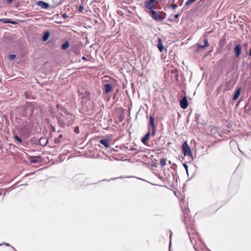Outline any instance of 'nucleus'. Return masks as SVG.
<instances>
[{"instance_id":"obj_1","label":"nucleus","mask_w":251,"mask_h":251,"mask_svg":"<svg viewBox=\"0 0 251 251\" xmlns=\"http://www.w3.org/2000/svg\"><path fill=\"white\" fill-rule=\"evenodd\" d=\"M66 115L63 116L58 120V123L60 126L64 127L66 125L67 126H71L73 124L75 116L70 114L68 112L66 111Z\"/></svg>"},{"instance_id":"obj_2","label":"nucleus","mask_w":251,"mask_h":251,"mask_svg":"<svg viewBox=\"0 0 251 251\" xmlns=\"http://www.w3.org/2000/svg\"><path fill=\"white\" fill-rule=\"evenodd\" d=\"M34 110V104L31 102H27L22 107L21 115L23 117H30Z\"/></svg>"},{"instance_id":"obj_3","label":"nucleus","mask_w":251,"mask_h":251,"mask_svg":"<svg viewBox=\"0 0 251 251\" xmlns=\"http://www.w3.org/2000/svg\"><path fill=\"white\" fill-rule=\"evenodd\" d=\"M148 13L153 19L157 22H162L166 17V13L163 11L156 12L151 10H149Z\"/></svg>"},{"instance_id":"obj_4","label":"nucleus","mask_w":251,"mask_h":251,"mask_svg":"<svg viewBox=\"0 0 251 251\" xmlns=\"http://www.w3.org/2000/svg\"><path fill=\"white\" fill-rule=\"evenodd\" d=\"M181 150L184 156L192 157V151L187 141H185L183 143L181 147Z\"/></svg>"},{"instance_id":"obj_5","label":"nucleus","mask_w":251,"mask_h":251,"mask_svg":"<svg viewBox=\"0 0 251 251\" xmlns=\"http://www.w3.org/2000/svg\"><path fill=\"white\" fill-rule=\"evenodd\" d=\"M111 140V137L109 136L100 139L99 143L105 148H109L110 147Z\"/></svg>"},{"instance_id":"obj_6","label":"nucleus","mask_w":251,"mask_h":251,"mask_svg":"<svg viewBox=\"0 0 251 251\" xmlns=\"http://www.w3.org/2000/svg\"><path fill=\"white\" fill-rule=\"evenodd\" d=\"M150 126H151V127H150L149 128L151 130V135L154 136L156 130V126L154 124L153 116H151L150 117Z\"/></svg>"},{"instance_id":"obj_7","label":"nucleus","mask_w":251,"mask_h":251,"mask_svg":"<svg viewBox=\"0 0 251 251\" xmlns=\"http://www.w3.org/2000/svg\"><path fill=\"white\" fill-rule=\"evenodd\" d=\"M166 160L164 158H162L160 159V163H158L157 160H155L152 161L151 163V166L154 167H157L158 165H160L161 168H163L166 165Z\"/></svg>"},{"instance_id":"obj_8","label":"nucleus","mask_w":251,"mask_h":251,"mask_svg":"<svg viewBox=\"0 0 251 251\" xmlns=\"http://www.w3.org/2000/svg\"><path fill=\"white\" fill-rule=\"evenodd\" d=\"M156 0H148L145 2V7L150 10H153L154 8V3Z\"/></svg>"},{"instance_id":"obj_9","label":"nucleus","mask_w":251,"mask_h":251,"mask_svg":"<svg viewBox=\"0 0 251 251\" xmlns=\"http://www.w3.org/2000/svg\"><path fill=\"white\" fill-rule=\"evenodd\" d=\"M30 162L31 163H42V161L46 162L47 161H49V158H30Z\"/></svg>"},{"instance_id":"obj_10","label":"nucleus","mask_w":251,"mask_h":251,"mask_svg":"<svg viewBox=\"0 0 251 251\" xmlns=\"http://www.w3.org/2000/svg\"><path fill=\"white\" fill-rule=\"evenodd\" d=\"M180 106L182 109H186L188 106V103L187 101V98L184 96L180 101Z\"/></svg>"},{"instance_id":"obj_11","label":"nucleus","mask_w":251,"mask_h":251,"mask_svg":"<svg viewBox=\"0 0 251 251\" xmlns=\"http://www.w3.org/2000/svg\"><path fill=\"white\" fill-rule=\"evenodd\" d=\"M151 135V130L149 128L148 132L145 136L142 138V143L146 144L147 141L149 140L150 135Z\"/></svg>"},{"instance_id":"obj_12","label":"nucleus","mask_w":251,"mask_h":251,"mask_svg":"<svg viewBox=\"0 0 251 251\" xmlns=\"http://www.w3.org/2000/svg\"><path fill=\"white\" fill-rule=\"evenodd\" d=\"M234 52L235 53L236 57H238L241 51V46L238 44L236 45L234 49Z\"/></svg>"},{"instance_id":"obj_13","label":"nucleus","mask_w":251,"mask_h":251,"mask_svg":"<svg viewBox=\"0 0 251 251\" xmlns=\"http://www.w3.org/2000/svg\"><path fill=\"white\" fill-rule=\"evenodd\" d=\"M37 5L44 9H48L49 7V4L43 1H38Z\"/></svg>"},{"instance_id":"obj_14","label":"nucleus","mask_w":251,"mask_h":251,"mask_svg":"<svg viewBox=\"0 0 251 251\" xmlns=\"http://www.w3.org/2000/svg\"><path fill=\"white\" fill-rule=\"evenodd\" d=\"M157 47L159 50L160 51V52H162L163 51V49H164V47L162 45V40L160 38H158V42H157Z\"/></svg>"},{"instance_id":"obj_15","label":"nucleus","mask_w":251,"mask_h":251,"mask_svg":"<svg viewBox=\"0 0 251 251\" xmlns=\"http://www.w3.org/2000/svg\"><path fill=\"white\" fill-rule=\"evenodd\" d=\"M241 88L240 87H237L236 89V91L233 97V100H236V99H238V98L239 97V96L241 93Z\"/></svg>"},{"instance_id":"obj_16","label":"nucleus","mask_w":251,"mask_h":251,"mask_svg":"<svg viewBox=\"0 0 251 251\" xmlns=\"http://www.w3.org/2000/svg\"><path fill=\"white\" fill-rule=\"evenodd\" d=\"M105 93L107 94L112 90V87L111 84L108 83L104 85Z\"/></svg>"},{"instance_id":"obj_17","label":"nucleus","mask_w":251,"mask_h":251,"mask_svg":"<svg viewBox=\"0 0 251 251\" xmlns=\"http://www.w3.org/2000/svg\"><path fill=\"white\" fill-rule=\"evenodd\" d=\"M209 45V43H208V40H207V38H205L204 40V45H200L199 46V48L202 49H204L205 48L208 47Z\"/></svg>"},{"instance_id":"obj_18","label":"nucleus","mask_w":251,"mask_h":251,"mask_svg":"<svg viewBox=\"0 0 251 251\" xmlns=\"http://www.w3.org/2000/svg\"><path fill=\"white\" fill-rule=\"evenodd\" d=\"M69 46H70L69 42L68 41H66L65 43H64L61 45V49L62 50H66L69 48Z\"/></svg>"},{"instance_id":"obj_19","label":"nucleus","mask_w":251,"mask_h":251,"mask_svg":"<svg viewBox=\"0 0 251 251\" xmlns=\"http://www.w3.org/2000/svg\"><path fill=\"white\" fill-rule=\"evenodd\" d=\"M49 36H50V33H49V32H48V31L44 33V35H43V36L42 37L43 41H46L49 39Z\"/></svg>"},{"instance_id":"obj_20","label":"nucleus","mask_w":251,"mask_h":251,"mask_svg":"<svg viewBox=\"0 0 251 251\" xmlns=\"http://www.w3.org/2000/svg\"><path fill=\"white\" fill-rule=\"evenodd\" d=\"M0 21H2L5 23H10V24H15V22H12L11 19H1V20H0Z\"/></svg>"},{"instance_id":"obj_21","label":"nucleus","mask_w":251,"mask_h":251,"mask_svg":"<svg viewBox=\"0 0 251 251\" xmlns=\"http://www.w3.org/2000/svg\"><path fill=\"white\" fill-rule=\"evenodd\" d=\"M14 139L16 141L17 143L21 144L22 143V139L18 136L15 135Z\"/></svg>"},{"instance_id":"obj_22","label":"nucleus","mask_w":251,"mask_h":251,"mask_svg":"<svg viewBox=\"0 0 251 251\" xmlns=\"http://www.w3.org/2000/svg\"><path fill=\"white\" fill-rule=\"evenodd\" d=\"M197 0H187L186 2H185V5H189L191 4H192V3L196 1Z\"/></svg>"},{"instance_id":"obj_23","label":"nucleus","mask_w":251,"mask_h":251,"mask_svg":"<svg viewBox=\"0 0 251 251\" xmlns=\"http://www.w3.org/2000/svg\"><path fill=\"white\" fill-rule=\"evenodd\" d=\"M83 10H84V7H83V5H80V6H79V7H78V12H79V13H82V12H83Z\"/></svg>"},{"instance_id":"obj_24","label":"nucleus","mask_w":251,"mask_h":251,"mask_svg":"<svg viewBox=\"0 0 251 251\" xmlns=\"http://www.w3.org/2000/svg\"><path fill=\"white\" fill-rule=\"evenodd\" d=\"M169 232H170V244H169V248H170V247H171V239H172V232L171 230H169Z\"/></svg>"},{"instance_id":"obj_25","label":"nucleus","mask_w":251,"mask_h":251,"mask_svg":"<svg viewBox=\"0 0 251 251\" xmlns=\"http://www.w3.org/2000/svg\"><path fill=\"white\" fill-rule=\"evenodd\" d=\"M16 57V55L14 54H10L8 55V58L10 60H13Z\"/></svg>"},{"instance_id":"obj_26","label":"nucleus","mask_w":251,"mask_h":251,"mask_svg":"<svg viewBox=\"0 0 251 251\" xmlns=\"http://www.w3.org/2000/svg\"><path fill=\"white\" fill-rule=\"evenodd\" d=\"M74 132L77 134L79 133V128L78 126H76L74 129Z\"/></svg>"},{"instance_id":"obj_27","label":"nucleus","mask_w":251,"mask_h":251,"mask_svg":"<svg viewBox=\"0 0 251 251\" xmlns=\"http://www.w3.org/2000/svg\"><path fill=\"white\" fill-rule=\"evenodd\" d=\"M183 165L184 167L185 168L186 172H188V166L186 164V163H183Z\"/></svg>"},{"instance_id":"obj_28","label":"nucleus","mask_w":251,"mask_h":251,"mask_svg":"<svg viewBox=\"0 0 251 251\" xmlns=\"http://www.w3.org/2000/svg\"><path fill=\"white\" fill-rule=\"evenodd\" d=\"M177 7V5L176 4H173L171 5V7L175 9Z\"/></svg>"},{"instance_id":"obj_29","label":"nucleus","mask_w":251,"mask_h":251,"mask_svg":"<svg viewBox=\"0 0 251 251\" xmlns=\"http://www.w3.org/2000/svg\"><path fill=\"white\" fill-rule=\"evenodd\" d=\"M123 161H127L128 162H129L130 161V159L129 158V159H125V160H122Z\"/></svg>"},{"instance_id":"obj_30","label":"nucleus","mask_w":251,"mask_h":251,"mask_svg":"<svg viewBox=\"0 0 251 251\" xmlns=\"http://www.w3.org/2000/svg\"><path fill=\"white\" fill-rule=\"evenodd\" d=\"M82 59L83 60H84V61H87V58H86L85 56H83V57H82Z\"/></svg>"},{"instance_id":"obj_31","label":"nucleus","mask_w":251,"mask_h":251,"mask_svg":"<svg viewBox=\"0 0 251 251\" xmlns=\"http://www.w3.org/2000/svg\"><path fill=\"white\" fill-rule=\"evenodd\" d=\"M179 16V14H176V15L174 16V18H177Z\"/></svg>"},{"instance_id":"obj_32","label":"nucleus","mask_w":251,"mask_h":251,"mask_svg":"<svg viewBox=\"0 0 251 251\" xmlns=\"http://www.w3.org/2000/svg\"><path fill=\"white\" fill-rule=\"evenodd\" d=\"M54 141H55V143H59V140L57 138H56L55 139Z\"/></svg>"},{"instance_id":"obj_33","label":"nucleus","mask_w":251,"mask_h":251,"mask_svg":"<svg viewBox=\"0 0 251 251\" xmlns=\"http://www.w3.org/2000/svg\"><path fill=\"white\" fill-rule=\"evenodd\" d=\"M13 1V0H7V1L8 3H10L11 2H12V1Z\"/></svg>"},{"instance_id":"obj_34","label":"nucleus","mask_w":251,"mask_h":251,"mask_svg":"<svg viewBox=\"0 0 251 251\" xmlns=\"http://www.w3.org/2000/svg\"><path fill=\"white\" fill-rule=\"evenodd\" d=\"M249 55L251 56V49L249 51Z\"/></svg>"},{"instance_id":"obj_35","label":"nucleus","mask_w":251,"mask_h":251,"mask_svg":"<svg viewBox=\"0 0 251 251\" xmlns=\"http://www.w3.org/2000/svg\"><path fill=\"white\" fill-rule=\"evenodd\" d=\"M117 151L118 150L116 149V150H115L114 149H112V150L111 151Z\"/></svg>"},{"instance_id":"obj_36","label":"nucleus","mask_w":251,"mask_h":251,"mask_svg":"<svg viewBox=\"0 0 251 251\" xmlns=\"http://www.w3.org/2000/svg\"><path fill=\"white\" fill-rule=\"evenodd\" d=\"M58 137L59 138H62V134L59 135Z\"/></svg>"},{"instance_id":"obj_37","label":"nucleus","mask_w":251,"mask_h":251,"mask_svg":"<svg viewBox=\"0 0 251 251\" xmlns=\"http://www.w3.org/2000/svg\"><path fill=\"white\" fill-rule=\"evenodd\" d=\"M114 159L116 160H120V159H119L118 158H114Z\"/></svg>"},{"instance_id":"obj_38","label":"nucleus","mask_w":251,"mask_h":251,"mask_svg":"<svg viewBox=\"0 0 251 251\" xmlns=\"http://www.w3.org/2000/svg\"><path fill=\"white\" fill-rule=\"evenodd\" d=\"M63 161V160H61V159H59V160L58 161V162H62Z\"/></svg>"},{"instance_id":"obj_39","label":"nucleus","mask_w":251,"mask_h":251,"mask_svg":"<svg viewBox=\"0 0 251 251\" xmlns=\"http://www.w3.org/2000/svg\"><path fill=\"white\" fill-rule=\"evenodd\" d=\"M143 165H145V166H147V164L146 163H144V164H143Z\"/></svg>"},{"instance_id":"obj_40","label":"nucleus","mask_w":251,"mask_h":251,"mask_svg":"<svg viewBox=\"0 0 251 251\" xmlns=\"http://www.w3.org/2000/svg\"><path fill=\"white\" fill-rule=\"evenodd\" d=\"M44 139H40V140H39V142H41V140H43Z\"/></svg>"},{"instance_id":"obj_41","label":"nucleus","mask_w":251,"mask_h":251,"mask_svg":"<svg viewBox=\"0 0 251 251\" xmlns=\"http://www.w3.org/2000/svg\"><path fill=\"white\" fill-rule=\"evenodd\" d=\"M6 245L7 246H10L8 244H6Z\"/></svg>"},{"instance_id":"obj_42","label":"nucleus","mask_w":251,"mask_h":251,"mask_svg":"<svg viewBox=\"0 0 251 251\" xmlns=\"http://www.w3.org/2000/svg\"><path fill=\"white\" fill-rule=\"evenodd\" d=\"M54 163V161H53L52 162L51 164H53Z\"/></svg>"},{"instance_id":"obj_43","label":"nucleus","mask_w":251,"mask_h":251,"mask_svg":"<svg viewBox=\"0 0 251 251\" xmlns=\"http://www.w3.org/2000/svg\"><path fill=\"white\" fill-rule=\"evenodd\" d=\"M12 247V248H13L14 250H15V249H14V248H13V247Z\"/></svg>"},{"instance_id":"obj_44","label":"nucleus","mask_w":251,"mask_h":251,"mask_svg":"<svg viewBox=\"0 0 251 251\" xmlns=\"http://www.w3.org/2000/svg\"><path fill=\"white\" fill-rule=\"evenodd\" d=\"M31 157H33V156H31ZM35 157H38V156H36Z\"/></svg>"}]
</instances>
